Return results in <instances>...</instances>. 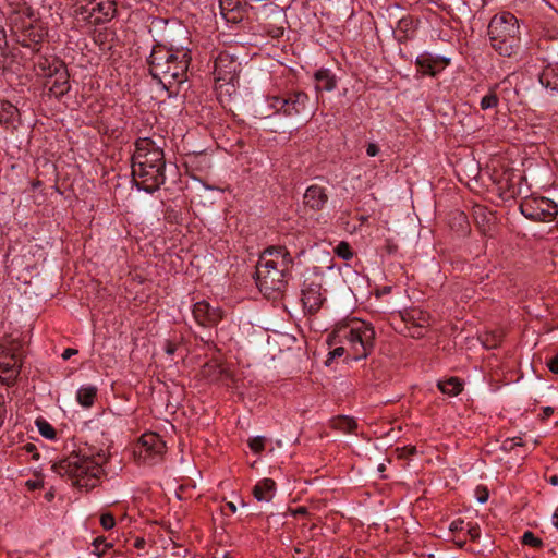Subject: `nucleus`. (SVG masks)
<instances>
[{
	"mask_svg": "<svg viewBox=\"0 0 558 558\" xmlns=\"http://www.w3.org/2000/svg\"><path fill=\"white\" fill-rule=\"evenodd\" d=\"M293 258L286 246L267 247L259 256L255 270L256 284L267 299H278L284 292Z\"/></svg>",
	"mask_w": 558,
	"mask_h": 558,
	"instance_id": "nucleus-1",
	"label": "nucleus"
},
{
	"mask_svg": "<svg viewBox=\"0 0 558 558\" xmlns=\"http://www.w3.org/2000/svg\"><path fill=\"white\" fill-rule=\"evenodd\" d=\"M191 60V50L189 48L168 47L157 44L153 47L147 62L153 78L158 81L165 89L169 90L187 80Z\"/></svg>",
	"mask_w": 558,
	"mask_h": 558,
	"instance_id": "nucleus-2",
	"label": "nucleus"
},
{
	"mask_svg": "<svg viewBox=\"0 0 558 558\" xmlns=\"http://www.w3.org/2000/svg\"><path fill=\"white\" fill-rule=\"evenodd\" d=\"M329 344L344 343L354 361L366 359L375 348L376 332L372 324L357 318L338 323L328 337Z\"/></svg>",
	"mask_w": 558,
	"mask_h": 558,
	"instance_id": "nucleus-3",
	"label": "nucleus"
},
{
	"mask_svg": "<svg viewBox=\"0 0 558 558\" xmlns=\"http://www.w3.org/2000/svg\"><path fill=\"white\" fill-rule=\"evenodd\" d=\"M105 459L98 454L97 460L83 453H72L65 459L54 463L52 470L61 477H68L72 485L78 488L90 489L96 487L104 473Z\"/></svg>",
	"mask_w": 558,
	"mask_h": 558,
	"instance_id": "nucleus-4",
	"label": "nucleus"
},
{
	"mask_svg": "<svg viewBox=\"0 0 558 558\" xmlns=\"http://www.w3.org/2000/svg\"><path fill=\"white\" fill-rule=\"evenodd\" d=\"M492 48L502 57L511 58L520 49L519 20L510 12L494 15L487 28Z\"/></svg>",
	"mask_w": 558,
	"mask_h": 558,
	"instance_id": "nucleus-5",
	"label": "nucleus"
},
{
	"mask_svg": "<svg viewBox=\"0 0 558 558\" xmlns=\"http://www.w3.org/2000/svg\"><path fill=\"white\" fill-rule=\"evenodd\" d=\"M269 110L265 111V117L271 114H283L286 117L313 116V106L308 95L302 90L288 92L283 95L268 96L265 100Z\"/></svg>",
	"mask_w": 558,
	"mask_h": 558,
	"instance_id": "nucleus-6",
	"label": "nucleus"
},
{
	"mask_svg": "<svg viewBox=\"0 0 558 558\" xmlns=\"http://www.w3.org/2000/svg\"><path fill=\"white\" fill-rule=\"evenodd\" d=\"M241 63L229 52H220L215 59L214 77L215 87L219 95H232L236 92Z\"/></svg>",
	"mask_w": 558,
	"mask_h": 558,
	"instance_id": "nucleus-7",
	"label": "nucleus"
},
{
	"mask_svg": "<svg viewBox=\"0 0 558 558\" xmlns=\"http://www.w3.org/2000/svg\"><path fill=\"white\" fill-rule=\"evenodd\" d=\"M39 65L44 71L46 68L48 70L44 75L46 76V87L49 95L56 98L64 96L71 88L70 75L64 62L59 59H53L51 62L45 60Z\"/></svg>",
	"mask_w": 558,
	"mask_h": 558,
	"instance_id": "nucleus-8",
	"label": "nucleus"
},
{
	"mask_svg": "<svg viewBox=\"0 0 558 558\" xmlns=\"http://www.w3.org/2000/svg\"><path fill=\"white\" fill-rule=\"evenodd\" d=\"M520 211L532 221L549 222L557 217L558 206L547 197L529 196L521 202Z\"/></svg>",
	"mask_w": 558,
	"mask_h": 558,
	"instance_id": "nucleus-9",
	"label": "nucleus"
},
{
	"mask_svg": "<svg viewBox=\"0 0 558 558\" xmlns=\"http://www.w3.org/2000/svg\"><path fill=\"white\" fill-rule=\"evenodd\" d=\"M166 442L157 433H145L134 447V457L140 463L155 464L162 460Z\"/></svg>",
	"mask_w": 558,
	"mask_h": 558,
	"instance_id": "nucleus-10",
	"label": "nucleus"
},
{
	"mask_svg": "<svg viewBox=\"0 0 558 558\" xmlns=\"http://www.w3.org/2000/svg\"><path fill=\"white\" fill-rule=\"evenodd\" d=\"M132 163L166 168L163 149L149 137L138 138L132 155Z\"/></svg>",
	"mask_w": 558,
	"mask_h": 558,
	"instance_id": "nucleus-11",
	"label": "nucleus"
},
{
	"mask_svg": "<svg viewBox=\"0 0 558 558\" xmlns=\"http://www.w3.org/2000/svg\"><path fill=\"white\" fill-rule=\"evenodd\" d=\"M132 177L135 185L147 193H154L165 183V168L132 163Z\"/></svg>",
	"mask_w": 558,
	"mask_h": 558,
	"instance_id": "nucleus-12",
	"label": "nucleus"
},
{
	"mask_svg": "<svg viewBox=\"0 0 558 558\" xmlns=\"http://www.w3.org/2000/svg\"><path fill=\"white\" fill-rule=\"evenodd\" d=\"M21 368V360L11 349L0 345V380L7 386L15 383Z\"/></svg>",
	"mask_w": 558,
	"mask_h": 558,
	"instance_id": "nucleus-13",
	"label": "nucleus"
},
{
	"mask_svg": "<svg viewBox=\"0 0 558 558\" xmlns=\"http://www.w3.org/2000/svg\"><path fill=\"white\" fill-rule=\"evenodd\" d=\"M302 303L308 314L317 313L325 302L322 283L316 280H304L302 288Z\"/></svg>",
	"mask_w": 558,
	"mask_h": 558,
	"instance_id": "nucleus-14",
	"label": "nucleus"
},
{
	"mask_svg": "<svg viewBox=\"0 0 558 558\" xmlns=\"http://www.w3.org/2000/svg\"><path fill=\"white\" fill-rule=\"evenodd\" d=\"M201 375L211 383H219L226 387H233L235 385V378L231 369L216 361L205 363L202 366Z\"/></svg>",
	"mask_w": 558,
	"mask_h": 558,
	"instance_id": "nucleus-15",
	"label": "nucleus"
},
{
	"mask_svg": "<svg viewBox=\"0 0 558 558\" xmlns=\"http://www.w3.org/2000/svg\"><path fill=\"white\" fill-rule=\"evenodd\" d=\"M88 12L89 19H93V23L99 24L106 21H110L116 12L117 4L114 0H88L85 7L81 8V13Z\"/></svg>",
	"mask_w": 558,
	"mask_h": 558,
	"instance_id": "nucleus-16",
	"label": "nucleus"
},
{
	"mask_svg": "<svg viewBox=\"0 0 558 558\" xmlns=\"http://www.w3.org/2000/svg\"><path fill=\"white\" fill-rule=\"evenodd\" d=\"M193 316L198 325L203 327H215L223 317L220 307L211 306L207 301H199L194 304Z\"/></svg>",
	"mask_w": 558,
	"mask_h": 558,
	"instance_id": "nucleus-17",
	"label": "nucleus"
},
{
	"mask_svg": "<svg viewBox=\"0 0 558 558\" xmlns=\"http://www.w3.org/2000/svg\"><path fill=\"white\" fill-rule=\"evenodd\" d=\"M327 190L318 184L310 185L303 195V206L307 210L320 211L328 203Z\"/></svg>",
	"mask_w": 558,
	"mask_h": 558,
	"instance_id": "nucleus-18",
	"label": "nucleus"
},
{
	"mask_svg": "<svg viewBox=\"0 0 558 558\" xmlns=\"http://www.w3.org/2000/svg\"><path fill=\"white\" fill-rule=\"evenodd\" d=\"M403 320L410 324L409 329H413L411 337L421 338L423 337V329L429 325L430 316L427 312L420 308H411L405 311L402 315Z\"/></svg>",
	"mask_w": 558,
	"mask_h": 558,
	"instance_id": "nucleus-19",
	"label": "nucleus"
},
{
	"mask_svg": "<svg viewBox=\"0 0 558 558\" xmlns=\"http://www.w3.org/2000/svg\"><path fill=\"white\" fill-rule=\"evenodd\" d=\"M219 5L223 17L232 23L241 22L247 12V7H252V4H245L244 0H219Z\"/></svg>",
	"mask_w": 558,
	"mask_h": 558,
	"instance_id": "nucleus-20",
	"label": "nucleus"
},
{
	"mask_svg": "<svg viewBox=\"0 0 558 558\" xmlns=\"http://www.w3.org/2000/svg\"><path fill=\"white\" fill-rule=\"evenodd\" d=\"M445 57H434L429 52H423L416 58V65L424 75H436L445 65L449 64Z\"/></svg>",
	"mask_w": 558,
	"mask_h": 558,
	"instance_id": "nucleus-21",
	"label": "nucleus"
},
{
	"mask_svg": "<svg viewBox=\"0 0 558 558\" xmlns=\"http://www.w3.org/2000/svg\"><path fill=\"white\" fill-rule=\"evenodd\" d=\"M493 182L497 187L500 195L512 197L515 193L514 173L510 169L497 171L495 170L492 175Z\"/></svg>",
	"mask_w": 558,
	"mask_h": 558,
	"instance_id": "nucleus-22",
	"label": "nucleus"
},
{
	"mask_svg": "<svg viewBox=\"0 0 558 558\" xmlns=\"http://www.w3.org/2000/svg\"><path fill=\"white\" fill-rule=\"evenodd\" d=\"M472 217L482 234L486 235L490 233L495 221V217L493 213L487 209V207L482 205L473 206Z\"/></svg>",
	"mask_w": 558,
	"mask_h": 558,
	"instance_id": "nucleus-23",
	"label": "nucleus"
},
{
	"mask_svg": "<svg viewBox=\"0 0 558 558\" xmlns=\"http://www.w3.org/2000/svg\"><path fill=\"white\" fill-rule=\"evenodd\" d=\"M416 26V22L412 16H403L397 24V28L395 31L396 39L401 44H405L411 40L414 37Z\"/></svg>",
	"mask_w": 558,
	"mask_h": 558,
	"instance_id": "nucleus-24",
	"label": "nucleus"
},
{
	"mask_svg": "<svg viewBox=\"0 0 558 558\" xmlns=\"http://www.w3.org/2000/svg\"><path fill=\"white\" fill-rule=\"evenodd\" d=\"M253 496L258 501L269 502L276 493V483L272 478H263L253 487Z\"/></svg>",
	"mask_w": 558,
	"mask_h": 558,
	"instance_id": "nucleus-25",
	"label": "nucleus"
},
{
	"mask_svg": "<svg viewBox=\"0 0 558 558\" xmlns=\"http://www.w3.org/2000/svg\"><path fill=\"white\" fill-rule=\"evenodd\" d=\"M539 82L546 88L558 92V64L546 66L539 75Z\"/></svg>",
	"mask_w": 558,
	"mask_h": 558,
	"instance_id": "nucleus-26",
	"label": "nucleus"
},
{
	"mask_svg": "<svg viewBox=\"0 0 558 558\" xmlns=\"http://www.w3.org/2000/svg\"><path fill=\"white\" fill-rule=\"evenodd\" d=\"M316 81V89L330 92L336 87L335 76L330 73L329 70L322 69L318 70L315 75Z\"/></svg>",
	"mask_w": 558,
	"mask_h": 558,
	"instance_id": "nucleus-27",
	"label": "nucleus"
},
{
	"mask_svg": "<svg viewBox=\"0 0 558 558\" xmlns=\"http://www.w3.org/2000/svg\"><path fill=\"white\" fill-rule=\"evenodd\" d=\"M330 426L333 429L342 433H353L357 427L355 420L351 416L338 415L330 421Z\"/></svg>",
	"mask_w": 558,
	"mask_h": 558,
	"instance_id": "nucleus-28",
	"label": "nucleus"
},
{
	"mask_svg": "<svg viewBox=\"0 0 558 558\" xmlns=\"http://www.w3.org/2000/svg\"><path fill=\"white\" fill-rule=\"evenodd\" d=\"M19 117L17 108L7 100H0V123L12 124Z\"/></svg>",
	"mask_w": 558,
	"mask_h": 558,
	"instance_id": "nucleus-29",
	"label": "nucleus"
},
{
	"mask_svg": "<svg viewBox=\"0 0 558 558\" xmlns=\"http://www.w3.org/2000/svg\"><path fill=\"white\" fill-rule=\"evenodd\" d=\"M437 386L441 392L449 396H458L463 389V383L457 377H450L447 380L438 381Z\"/></svg>",
	"mask_w": 558,
	"mask_h": 558,
	"instance_id": "nucleus-30",
	"label": "nucleus"
},
{
	"mask_svg": "<svg viewBox=\"0 0 558 558\" xmlns=\"http://www.w3.org/2000/svg\"><path fill=\"white\" fill-rule=\"evenodd\" d=\"M96 396L97 388L94 386H86L78 389L76 399L81 405L89 408L94 404Z\"/></svg>",
	"mask_w": 558,
	"mask_h": 558,
	"instance_id": "nucleus-31",
	"label": "nucleus"
},
{
	"mask_svg": "<svg viewBox=\"0 0 558 558\" xmlns=\"http://www.w3.org/2000/svg\"><path fill=\"white\" fill-rule=\"evenodd\" d=\"M36 425L40 435L47 439L56 438V429L45 420H37Z\"/></svg>",
	"mask_w": 558,
	"mask_h": 558,
	"instance_id": "nucleus-32",
	"label": "nucleus"
},
{
	"mask_svg": "<svg viewBox=\"0 0 558 558\" xmlns=\"http://www.w3.org/2000/svg\"><path fill=\"white\" fill-rule=\"evenodd\" d=\"M522 544L534 548H541L543 546V541L535 536L533 532L526 531L522 535Z\"/></svg>",
	"mask_w": 558,
	"mask_h": 558,
	"instance_id": "nucleus-33",
	"label": "nucleus"
},
{
	"mask_svg": "<svg viewBox=\"0 0 558 558\" xmlns=\"http://www.w3.org/2000/svg\"><path fill=\"white\" fill-rule=\"evenodd\" d=\"M335 253L344 260H349L353 257L351 246L347 242H340L335 248Z\"/></svg>",
	"mask_w": 558,
	"mask_h": 558,
	"instance_id": "nucleus-34",
	"label": "nucleus"
},
{
	"mask_svg": "<svg viewBox=\"0 0 558 558\" xmlns=\"http://www.w3.org/2000/svg\"><path fill=\"white\" fill-rule=\"evenodd\" d=\"M498 105V97L494 93H489L485 95L481 100V108L483 110L492 109L497 107Z\"/></svg>",
	"mask_w": 558,
	"mask_h": 558,
	"instance_id": "nucleus-35",
	"label": "nucleus"
},
{
	"mask_svg": "<svg viewBox=\"0 0 558 558\" xmlns=\"http://www.w3.org/2000/svg\"><path fill=\"white\" fill-rule=\"evenodd\" d=\"M248 446L253 452H262L265 448V438L262 436L254 437L248 441Z\"/></svg>",
	"mask_w": 558,
	"mask_h": 558,
	"instance_id": "nucleus-36",
	"label": "nucleus"
},
{
	"mask_svg": "<svg viewBox=\"0 0 558 558\" xmlns=\"http://www.w3.org/2000/svg\"><path fill=\"white\" fill-rule=\"evenodd\" d=\"M100 524L107 531L113 529L116 525L114 517L110 512L101 514Z\"/></svg>",
	"mask_w": 558,
	"mask_h": 558,
	"instance_id": "nucleus-37",
	"label": "nucleus"
},
{
	"mask_svg": "<svg viewBox=\"0 0 558 558\" xmlns=\"http://www.w3.org/2000/svg\"><path fill=\"white\" fill-rule=\"evenodd\" d=\"M349 352L348 350V345L347 347H337L336 349H333L330 353H329V357L328 360L326 361V364H329V362L336 357H341L345 352Z\"/></svg>",
	"mask_w": 558,
	"mask_h": 558,
	"instance_id": "nucleus-38",
	"label": "nucleus"
},
{
	"mask_svg": "<svg viewBox=\"0 0 558 558\" xmlns=\"http://www.w3.org/2000/svg\"><path fill=\"white\" fill-rule=\"evenodd\" d=\"M465 530L472 541H476L480 538L481 531L477 525H471L470 523H468L465 525Z\"/></svg>",
	"mask_w": 558,
	"mask_h": 558,
	"instance_id": "nucleus-39",
	"label": "nucleus"
},
{
	"mask_svg": "<svg viewBox=\"0 0 558 558\" xmlns=\"http://www.w3.org/2000/svg\"><path fill=\"white\" fill-rule=\"evenodd\" d=\"M477 501L484 504L488 500L489 494L486 487L478 486L476 488Z\"/></svg>",
	"mask_w": 558,
	"mask_h": 558,
	"instance_id": "nucleus-40",
	"label": "nucleus"
},
{
	"mask_svg": "<svg viewBox=\"0 0 558 558\" xmlns=\"http://www.w3.org/2000/svg\"><path fill=\"white\" fill-rule=\"evenodd\" d=\"M449 530L452 533L462 532L465 530V523L463 520H456V521L451 522Z\"/></svg>",
	"mask_w": 558,
	"mask_h": 558,
	"instance_id": "nucleus-41",
	"label": "nucleus"
},
{
	"mask_svg": "<svg viewBox=\"0 0 558 558\" xmlns=\"http://www.w3.org/2000/svg\"><path fill=\"white\" fill-rule=\"evenodd\" d=\"M384 250L387 254L392 255L398 252V245L392 240L387 239Z\"/></svg>",
	"mask_w": 558,
	"mask_h": 558,
	"instance_id": "nucleus-42",
	"label": "nucleus"
},
{
	"mask_svg": "<svg viewBox=\"0 0 558 558\" xmlns=\"http://www.w3.org/2000/svg\"><path fill=\"white\" fill-rule=\"evenodd\" d=\"M105 541H106V538H105V537H102V536H100V537L95 538V539H94V542H93V546L95 547V551H94V553H95L99 558H100V557H102V555H104V553H105L104 550H101V551L99 550L100 545H101V544H105Z\"/></svg>",
	"mask_w": 558,
	"mask_h": 558,
	"instance_id": "nucleus-43",
	"label": "nucleus"
},
{
	"mask_svg": "<svg viewBox=\"0 0 558 558\" xmlns=\"http://www.w3.org/2000/svg\"><path fill=\"white\" fill-rule=\"evenodd\" d=\"M547 366L549 368V371L554 374H558V354H556L555 356H553L548 362H547Z\"/></svg>",
	"mask_w": 558,
	"mask_h": 558,
	"instance_id": "nucleus-44",
	"label": "nucleus"
},
{
	"mask_svg": "<svg viewBox=\"0 0 558 558\" xmlns=\"http://www.w3.org/2000/svg\"><path fill=\"white\" fill-rule=\"evenodd\" d=\"M379 153V148L376 144L374 143H369L367 145V148H366V154L369 156V157H374L376 156L377 154Z\"/></svg>",
	"mask_w": 558,
	"mask_h": 558,
	"instance_id": "nucleus-45",
	"label": "nucleus"
},
{
	"mask_svg": "<svg viewBox=\"0 0 558 558\" xmlns=\"http://www.w3.org/2000/svg\"><path fill=\"white\" fill-rule=\"evenodd\" d=\"M415 453H416V447H414V446L403 447L401 449V453L399 454V457L413 456Z\"/></svg>",
	"mask_w": 558,
	"mask_h": 558,
	"instance_id": "nucleus-46",
	"label": "nucleus"
},
{
	"mask_svg": "<svg viewBox=\"0 0 558 558\" xmlns=\"http://www.w3.org/2000/svg\"><path fill=\"white\" fill-rule=\"evenodd\" d=\"M77 353H78V351L76 349L68 348L63 351L62 359L69 360L70 357H72L73 355H76Z\"/></svg>",
	"mask_w": 558,
	"mask_h": 558,
	"instance_id": "nucleus-47",
	"label": "nucleus"
},
{
	"mask_svg": "<svg viewBox=\"0 0 558 558\" xmlns=\"http://www.w3.org/2000/svg\"><path fill=\"white\" fill-rule=\"evenodd\" d=\"M290 511H291V514H292L293 517H296V515H305V514H307V513H308L307 508H305V507H298L296 509H292V510H290Z\"/></svg>",
	"mask_w": 558,
	"mask_h": 558,
	"instance_id": "nucleus-48",
	"label": "nucleus"
},
{
	"mask_svg": "<svg viewBox=\"0 0 558 558\" xmlns=\"http://www.w3.org/2000/svg\"><path fill=\"white\" fill-rule=\"evenodd\" d=\"M177 350V345L170 341L166 343L165 351L167 354L172 355Z\"/></svg>",
	"mask_w": 558,
	"mask_h": 558,
	"instance_id": "nucleus-49",
	"label": "nucleus"
},
{
	"mask_svg": "<svg viewBox=\"0 0 558 558\" xmlns=\"http://www.w3.org/2000/svg\"><path fill=\"white\" fill-rule=\"evenodd\" d=\"M269 35L274 38H278L283 34V27H276L272 31H268Z\"/></svg>",
	"mask_w": 558,
	"mask_h": 558,
	"instance_id": "nucleus-50",
	"label": "nucleus"
},
{
	"mask_svg": "<svg viewBox=\"0 0 558 558\" xmlns=\"http://www.w3.org/2000/svg\"><path fill=\"white\" fill-rule=\"evenodd\" d=\"M502 449L506 450V451L513 450V440H511V438L506 439L502 442Z\"/></svg>",
	"mask_w": 558,
	"mask_h": 558,
	"instance_id": "nucleus-51",
	"label": "nucleus"
},
{
	"mask_svg": "<svg viewBox=\"0 0 558 558\" xmlns=\"http://www.w3.org/2000/svg\"><path fill=\"white\" fill-rule=\"evenodd\" d=\"M26 486L29 488V489H36V488H39L41 487V483L40 482H37V481H27L26 482Z\"/></svg>",
	"mask_w": 558,
	"mask_h": 558,
	"instance_id": "nucleus-52",
	"label": "nucleus"
},
{
	"mask_svg": "<svg viewBox=\"0 0 558 558\" xmlns=\"http://www.w3.org/2000/svg\"><path fill=\"white\" fill-rule=\"evenodd\" d=\"M145 545V539L143 537H137L134 542V547L143 548Z\"/></svg>",
	"mask_w": 558,
	"mask_h": 558,
	"instance_id": "nucleus-53",
	"label": "nucleus"
},
{
	"mask_svg": "<svg viewBox=\"0 0 558 558\" xmlns=\"http://www.w3.org/2000/svg\"><path fill=\"white\" fill-rule=\"evenodd\" d=\"M543 413L546 417H548L554 413V409L551 407H546L544 408Z\"/></svg>",
	"mask_w": 558,
	"mask_h": 558,
	"instance_id": "nucleus-54",
	"label": "nucleus"
},
{
	"mask_svg": "<svg viewBox=\"0 0 558 558\" xmlns=\"http://www.w3.org/2000/svg\"><path fill=\"white\" fill-rule=\"evenodd\" d=\"M548 482L553 485V486H557L558 485V475H553L549 477Z\"/></svg>",
	"mask_w": 558,
	"mask_h": 558,
	"instance_id": "nucleus-55",
	"label": "nucleus"
},
{
	"mask_svg": "<svg viewBox=\"0 0 558 558\" xmlns=\"http://www.w3.org/2000/svg\"><path fill=\"white\" fill-rule=\"evenodd\" d=\"M24 449H25L27 452H33L34 450H36V447H35V445H34V444H29V442H28V444H26V445L24 446Z\"/></svg>",
	"mask_w": 558,
	"mask_h": 558,
	"instance_id": "nucleus-56",
	"label": "nucleus"
},
{
	"mask_svg": "<svg viewBox=\"0 0 558 558\" xmlns=\"http://www.w3.org/2000/svg\"><path fill=\"white\" fill-rule=\"evenodd\" d=\"M457 218H458L461 222H465V223H466V216H465L463 213H458V214H457Z\"/></svg>",
	"mask_w": 558,
	"mask_h": 558,
	"instance_id": "nucleus-57",
	"label": "nucleus"
},
{
	"mask_svg": "<svg viewBox=\"0 0 558 558\" xmlns=\"http://www.w3.org/2000/svg\"><path fill=\"white\" fill-rule=\"evenodd\" d=\"M227 507L230 509V511L232 513H234L236 511L235 505L233 502H231V501L227 504Z\"/></svg>",
	"mask_w": 558,
	"mask_h": 558,
	"instance_id": "nucleus-58",
	"label": "nucleus"
},
{
	"mask_svg": "<svg viewBox=\"0 0 558 558\" xmlns=\"http://www.w3.org/2000/svg\"><path fill=\"white\" fill-rule=\"evenodd\" d=\"M511 440H513V449L517 446H522L521 438H511Z\"/></svg>",
	"mask_w": 558,
	"mask_h": 558,
	"instance_id": "nucleus-59",
	"label": "nucleus"
},
{
	"mask_svg": "<svg viewBox=\"0 0 558 558\" xmlns=\"http://www.w3.org/2000/svg\"><path fill=\"white\" fill-rule=\"evenodd\" d=\"M553 524L558 529V513H554L553 515Z\"/></svg>",
	"mask_w": 558,
	"mask_h": 558,
	"instance_id": "nucleus-60",
	"label": "nucleus"
},
{
	"mask_svg": "<svg viewBox=\"0 0 558 558\" xmlns=\"http://www.w3.org/2000/svg\"><path fill=\"white\" fill-rule=\"evenodd\" d=\"M456 543H457V545H458L459 547H462V546L464 545V543H465V542H464V541H458V542H456Z\"/></svg>",
	"mask_w": 558,
	"mask_h": 558,
	"instance_id": "nucleus-61",
	"label": "nucleus"
},
{
	"mask_svg": "<svg viewBox=\"0 0 558 558\" xmlns=\"http://www.w3.org/2000/svg\"><path fill=\"white\" fill-rule=\"evenodd\" d=\"M46 497H47V499H48V500H50V499L53 497V494H52V493H48V494L46 495Z\"/></svg>",
	"mask_w": 558,
	"mask_h": 558,
	"instance_id": "nucleus-62",
	"label": "nucleus"
},
{
	"mask_svg": "<svg viewBox=\"0 0 558 558\" xmlns=\"http://www.w3.org/2000/svg\"><path fill=\"white\" fill-rule=\"evenodd\" d=\"M378 470H379V471H384V470H385L384 464H380V465L378 466Z\"/></svg>",
	"mask_w": 558,
	"mask_h": 558,
	"instance_id": "nucleus-63",
	"label": "nucleus"
},
{
	"mask_svg": "<svg viewBox=\"0 0 558 558\" xmlns=\"http://www.w3.org/2000/svg\"><path fill=\"white\" fill-rule=\"evenodd\" d=\"M111 546H112V544H111V543H106V544H105V547H107V548H109V547H111Z\"/></svg>",
	"mask_w": 558,
	"mask_h": 558,
	"instance_id": "nucleus-64",
	"label": "nucleus"
}]
</instances>
